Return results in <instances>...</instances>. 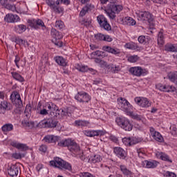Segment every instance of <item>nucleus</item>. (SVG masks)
I'll use <instances>...</instances> for the list:
<instances>
[{
	"mask_svg": "<svg viewBox=\"0 0 177 177\" xmlns=\"http://www.w3.org/2000/svg\"><path fill=\"white\" fill-rule=\"evenodd\" d=\"M58 146L61 147H67L68 150L75 155V157L80 158L82 161H85V155H84V151L81 149L80 145L77 144L74 140L71 139H67L65 140H62L58 143Z\"/></svg>",
	"mask_w": 177,
	"mask_h": 177,
	"instance_id": "f257e3e1",
	"label": "nucleus"
},
{
	"mask_svg": "<svg viewBox=\"0 0 177 177\" xmlns=\"http://www.w3.org/2000/svg\"><path fill=\"white\" fill-rule=\"evenodd\" d=\"M50 165H51V167H55V168H59V169H68V171H71V165L60 158L57 157L55 158L53 160H50Z\"/></svg>",
	"mask_w": 177,
	"mask_h": 177,
	"instance_id": "f03ea898",
	"label": "nucleus"
},
{
	"mask_svg": "<svg viewBox=\"0 0 177 177\" xmlns=\"http://www.w3.org/2000/svg\"><path fill=\"white\" fill-rule=\"evenodd\" d=\"M115 121L118 127L124 131H132V128H133V125L126 118H117Z\"/></svg>",
	"mask_w": 177,
	"mask_h": 177,
	"instance_id": "7ed1b4c3",
	"label": "nucleus"
},
{
	"mask_svg": "<svg viewBox=\"0 0 177 177\" xmlns=\"http://www.w3.org/2000/svg\"><path fill=\"white\" fill-rule=\"evenodd\" d=\"M45 107L51 117H57L60 115V110H59V107L56 104L52 102L46 103Z\"/></svg>",
	"mask_w": 177,
	"mask_h": 177,
	"instance_id": "20e7f679",
	"label": "nucleus"
},
{
	"mask_svg": "<svg viewBox=\"0 0 177 177\" xmlns=\"http://www.w3.org/2000/svg\"><path fill=\"white\" fill-rule=\"evenodd\" d=\"M118 107L122 111H129L132 109V105L125 98L118 99Z\"/></svg>",
	"mask_w": 177,
	"mask_h": 177,
	"instance_id": "39448f33",
	"label": "nucleus"
},
{
	"mask_svg": "<svg viewBox=\"0 0 177 177\" xmlns=\"http://www.w3.org/2000/svg\"><path fill=\"white\" fill-rule=\"evenodd\" d=\"M156 89H158V91H161L162 92H171L174 93V95H176L177 96V89L174 86L159 83L156 85Z\"/></svg>",
	"mask_w": 177,
	"mask_h": 177,
	"instance_id": "423d86ee",
	"label": "nucleus"
},
{
	"mask_svg": "<svg viewBox=\"0 0 177 177\" xmlns=\"http://www.w3.org/2000/svg\"><path fill=\"white\" fill-rule=\"evenodd\" d=\"M10 100L18 109L23 107V101H21V97L19 92L13 91L10 95Z\"/></svg>",
	"mask_w": 177,
	"mask_h": 177,
	"instance_id": "0eeeda50",
	"label": "nucleus"
},
{
	"mask_svg": "<svg viewBox=\"0 0 177 177\" xmlns=\"http://www.w3.org/2000/svg\"><path fill=\"white\" fill-rule=\"evenodd\" d=\"M136 15L142 21H148V23H151L154 18L153 15L148 11H140L139 12H136Z\"/></svg>",
	"mask_w": 177,
	"mask_h": 177,
	"instance_id": "6e6552de",
	"label": "nucleus"
},
{
	"mask_svg": "<svg viewBox=\"0 0 177 177\" xmlns=\"http://www.w3.org/2000/svg\"><path fill=\"white\" fill-rule=\"evenodd\" d=\"M97 20L101 28H104V30H106V31H110L111 30V26H110V24L107 21V19H106L104 16L102 15H99L97 17Z\"/></svg>",
	"mask_w": 177,
	"mask_h": 177,
	"instance_id": "1a4fd4ad",
	"label": "nucleus"
},
{
	"mask_svg": "<svg viewBox=\"0 0 177 177\" xmlns=\"http://www.w3.org/2000/svg\"><path fill=\"white\" fill-rule=\"evenodd\" d=\"M75 99L80 103H88L91 100V97L86 92L80 91L75 96Z\"/></svg>",
	"mask_w": 177,
	"mask_h": 177,
	"instance_id": "9d476101",
	"label": "nucleus"
},
{
	"mask_svg": "<svg viewBox=\"0 0 177 177\" xmlns=\"http://www.w3.org/2000/svg\"><path fill=\"white\" fill-rule=\"evenodd\" d=\"M59 122L53 120V118L48 119L46 120H42L39 122L41 128H56Z\"/></svg>",
	"mask_w": 177,
	"mask_h": 177,
	"instance_id": "9b49d317",
	"label": "nucleus"
},
{
	"mask_svg": "<svg viewBox=\"0 0 177 177\" xmlns=\"http://www.w3.org/2000/svg\"><path fill=\"white\" fill-rule=\"evenodd\" d=\"M8 174L10 176L12 177L17 176V175L20 174V166L19 165V164L11 165L8 169Z\"/></svg>",
	"mask_w": 177,
	"mask_h": 177,
	"instance_id": "f8f14e48",
	"label": "nucleus"
},
{
	"mask_svg": "<svg viewBox=\"0 0 177 177\" xmlns=\"http://www.w3.org/2000/svg\"><path fill=\"white\" fill-rule=\"evenodd\" d=\"M150 133L152 138L156 140V142H159V143H162L164 142V138L160 133L158 131H156V129L153 127H150Z\"/></svg>",
	"mask_w": 177,
	"mask_h": 177,
	"instance_id": "ddd939ff",
	"label": "nucleus"
},
{
	"mask_svg": "<svg viewBox=\"0 0 177 177\" xmlns=\"http://www.w3.org/2000/svg\"><path fill=\"white\" fill-rule=\"evenodd\" d=\"M84 135L86 136H88L89 138H93L95 136H103L105 132L102 130H86L84 131Z\"/></svg>",
	"mask_w": 177,
	"mask_h": 177,
	"instance_id": "4468645a",
	"label": "nucleus"
},
{
	"mask_svg": "<svg viewBox=\"0 0 177 177\" xmlns=\"http://www.w3.org/2000/svg\"><path fill=\"white\" fill-rule=\"evenodd\" d=\"M129 71L132 75H136V77H141V75L145 74V70L140 66L131 67Z\"/></svg>",
	"mask_w": 177,
	"mask_h": 177,
	"instance_id": "2eb2a0df",
	"label": "nucleus"
},
{
	"mask_svg": "<svg viewBox=\"0 0 177 177\" xmlns=\"http://www.w3.org/2000/svg\"><path fill=\"white\" fill-rule=\"evenodd\" d=\"M124 48H126V49H130L131 50H137L138 52H142V50H143V47L139 46V45H138V43H135L133 41L127 43L124 45Z\"/></svg>",
	"mask_w": 177,
	"mask_h": 177,
	"instance_id": "dca6fc26",
	"label": "nucleus"
},
{
	"mask_svg": "<svg viewBox=\"0 0 177 177\" xmlns=\"http://www.w3.org/2000/svg\"><path fill=\"white\" fill-rule=\"evenodd\" d=\"M4 20L7 23H17L20 20V17L17 15L7 14Z\"/></svg>",
	"mask_w": 177,
	"mask_h": 177,
	"instance_id": "f3484780",
	"label": "nucleus"
},
{
	"mask_svg": "<svg viewBox=\"0 0 177 177\" xmlns=\"http://www.w3.org/2000/svg\"><path fill=\"white\" fill-rule=\"evenodd\" d=\"M113 153H115V154H116V156L120 158H122V160H125L127 157V152H125V151L121 147H115L113 149Z\"/></svg>",
	"mask_w": 177,
	"mask_h": 177,
	"instance_id": "a211bd4d",
	"label": "nucleus"
},
{
	"mask_svg": "<svg viewBox=\"0 0 177 177\" xmlns=\"http://www.w3.org/2000/svg\"><path fill=\"white\" fill-rule=\"evenodd\" d=\"M0 109H1V114H5L6 111L9 110H12V107L10 103H8L6 101H3L1 102Z\"/></svg>",
	"mask_w": 177,
	"mask_h": 177,
	"instance_id": "6ab92c4d",
	"label": "nucleus"
},
{
	"mask_svg": "<svg viewBox=\"0 0 177 177\" xmlns=\"http://www.w3.org/2000/svg\"><path fill=\"white\" fill-rule=\"evenodd\" d=\"M30 26L35 30H38L39 27H45V24L41 19H33L30 21Z\"/></svg>",
	"mask_w": 177,
	"mask_h": 177,
	"instance_id": "aec40b11",
	"label": "nucleus"
},
{
	"mask_svg": "<svg viewBox=\"0 0 177 177\" xmlns=\"http://www.w3.org/2000/svg\"><path fill=\"white\" fill-rule=\"evenodd\" d=\"M109 8L111 12L118 14L120 12H121V10H122L123 7L121 5H117L115 3H112L109 5Z\"/></svg>",
	"mask_w": 177,
	"mask_h": 177,
	"instance_id": "412c9836",
	"label": "nucleus"
},
{
	"mask_svg": "<svg viewBox=\"0 0 177 177\" xmlns=\"http://www.w3.org/2000/svg\"><path fill=\"white\" fill-rule=\"evenodd\" d=\"M108 70L109 73H112L113 74H118V73L121 71V67L114 64H110L109 66L108 67Z\"/></svg>",
	"mask_w": 177,
	"mask_h": 177,
	"instance_id": "4be33fe9",
	"label": "nucleus"
},
{
	"mask_svg": "<svg viewBox=\"0 0 177 177\" xmlns=\"http://www.w3.org/2000/svg\"><path fill=\"white\" fill-rule=\"evenodd\" d=\"M59 136H46L44 138V140L46 143H56V142H59Z\"/></svg>",
	"mask_w": 177,
	"mask_h": 177,
	"instance_id": "5701e85b",
	"label": "nucleus"
},
{
	"mask_svg": "<svg viewBox=\"0 0 177 177\" xmlns=\"http://www.w3.org/2000/svg\"><path fill=\"white\" fill-rule=\"evenodd\" d=\"M104 50L108 52L109 53H112V55H120V53H121L120 49L111 48L109 46H104Z\"/></svg>",
	"mask_w": 177,
	"mask_h": 177,
	"instance_id": "b1692460",
	"label": "nucleus"
},
{
	"mask_svg": "<svg viewBox=\"0 0 177 177\" xmlns=\"http://www.w3.org/2000/svg\"><path fill=\"white\" fill-rule=\"evenodd\" d=\"M12 146H13V147H16L18 150H21V151H26V150H28V147L25 144L13 142H12Z\"/></svg>",
	"mask_w": 177,
	"mask_h": 177,
	"instance_id": "393cba45",
	"label": "nucleus"
},
{
	"mask_svg": "<svg viewBox=\"0 0 177 177\" xmlns=\"http://www.w3.org/2000/svg\"><path fill=\"white\" fill-rule=\"evenodd\" d=\"M142 164L145 165V168H156L158 165V162L156 160L149 161L145 160L142 162Z\"/></svg>",
	"mask_w": 177,
	"mask_h": 177,
	"instance_id": "a878e982",
	"label": "nucleus"
},
{
	"mask_svg": "<svg viewBox=\"0 0 177 177\" xmlns=\"http://www.w3.org/2000/svg\"><path fill=\"white\" fill-rule=\"evenodd\" d=\"M55 60L59 66H62V67H66V66H67V60L63 57L57 56L55 57Z\"/></svg>",
	"mask_w": 177,
	"mask_h": 177,
	"instance_id": "bb28decb",
	"label": "nucleus"
},
{
	"mask_svg": "<svg viewBox=\"0 0 177 177\" xmlns=\"http://www.w3.org/2000/svg\"><path fill=\"white\" fill-rule=\"evenodd\" d=\"M51 36L55 39H62L63 38V35L55 28L51 29Z\"/></svg>",
	"mask_w": 177,
	"mask_h": 177,
	"instance_id": "cd10ccee",
	"label": "nucleus"
},
{
	"mask_svg": "<svg viewBox=\"0 0 177 177\" xmlns=\"http://www.w3.org/2000/svg\"><path fill=\"white\" fill-rule=\"evenodd\" d=\"M24 124L30 129H32L34 128H41V126L39 125V122L38 123L37 122L29 121V122H26Z\"/></svg>",
	"mask_w": 177,
	"mask_h": 177,
	"instance_id": "c85d7f7f",
	"label": "nucleus"
},
{
	"mask_svg": "<svg viewBox=\"0 0 177 177\" xmlns=\"http://www.w3.org/2000/svg\"><path fill=\"white\" fill-rule=\"evenodd\" d=\"M138 41L140 44L142 45H146L150 42V37L149 36L141 35L138 38Z\"/></svg>",
	"mask_w": 177,
	"mask_h": 177,
	"instance_id": "c756f323",
	"label": "nucleus"
},
{
	"mask_svg": "<svg viewBox=\"0 0 177 177\" xmlns=\"http://www.w3.org/2000/svg\"><path fill=\"white\" fill-rule=\"evenodd\" d=\"M164 30L162 29L158 35V44L162 46V45H164Z\"/></svg>",
	"mask_w": 177,
	"mask_h": 177,
	"instance_id": "7c9ffc66",
	"label": "nucleus"
},
{
	"mask_svg": "<svg viewBox=\"0 0 177 177\" xmlns=\"http://www.w3.org/2000/svg\"><path fill=\"white\" fill-rule=\"evenodd\" d=\"M120 168L124 175H126L127 176H132V171L128 169L125 165H120Z\"/></svg>",
	"mask_w": 177,
	"mask_h": 177,
	"instance_id": "2f4dec72",
	"label": "nucleus"
},
{
	"mask_svg": "<svg viewBox=\"0 0 177 177\" xmlns=\"http://www.w3.org/2000/svg\"><path fill=\"white\" fill-rule=\"evenodd\" d=\"M3 132H10V131H13V124L10 123L5 124L1 127Z\"/></svg>",
	"mask_w": 177,
	"mask_h": 177,
	"instance_id": "473e14b6",
	"label": "nucleus"
},
{
	"mask_svg": "<svg viewBox=\"0 0 177 177\" xmlns=\"http://www.w3.org/2000/svg\"><path fill=\"white\" fill-rule=\"evenodd\" d=\"M15 29L17 32H18L19 34H23V32H24V31L27 30V26L24 24H20L17 26H15Z\"/></svg>",
	"mask_w": 177,
	"mask_h": 177,
	"instance_id": "72a5a7b5",
	"label": "nucleus"
},
{
	"mask_svg": "<svg viewBox=\"0 0 177 177\" xmlns=\"http://www.w3.org/2000/svg\"><path fill=\"white\" fill-rule=\"evenodd\" d=\"M165 50H167V52H177V46L174 44H167Z\"/></svg>",
	"mask_w": 177,
	"mask_h": 177,
	"instance_id": "f704fd0d",
	"label": "nucleus"
},
{
	"mask_svg": "<svg viewBox=\"0 0 177 177\" xmlns=\"http://www.w3.org/2000/svg\"><path fill=\"white\" fill-rule=\"evenodd\" d=\"M168 78L171 82H176L177 80V71L169 73L168 74Z\"/></svg>",
	"mask_w": 177,
	"mask_h": 177,
	"instance_id": "c9c22d12",
	"label": "nucleus"
},
{
	"mask_svg": "<svg viewBox=\"0 0 177 177\" xmlns=\"http://www.w3.org/2000/svg\"><path fill=\"white\" fill-rule=\"evenodd\" d=\"M124 21L127 26H135V24H136V21H135V19H133L132 17H125Z\"/></svg>",
	"mask_w": 177,
	"mask_h": 177,
	"instance_id": "e433bc0d",
	"label": "nucleus"
},
{
	"mask_svg": "<svg viewBox=\"0 0 177 177\" xmlns=\"http://www.w3.org/2000/svg\"><path fill=\"white\" fill-rule=\"evenodd\" d=\"M76 127H88L89 122L85 120H76L75 122Z\"/></svg>",
	"mask_w": 177,
	"mask_h": 177,
	"instance_id": "4c0bfd02",
	"label": "nucleus"
},
{
	"mask_svg": "<svg viewBox=\"0 0 177 177\" xmlns=\"http://www.w3.org/2000/svg\"><path fill=\"white\" fill-rule=\"evenodd\" d=\"M158 157L163 161H167L168 162H172V160L169 158V156L165 153H160Z\"/></svg>",
	"mask_w": 177,
	"mask_h": 177,
	"instance_id": "58836bf2",
	"label": "nucleus"
},
{
	"mask_svg": "<svg viewBox=\"0 0 177 177\" xmlns=\"http://www.w3.org/2000/svg\"><path fill=\"white\" fill-rule=\"evenodd\" d=\"M12 75L13 78L15 80H16L17 81H19V82H24V78L23 77H21V75H20L16 72H14V73H12Z\"/></svg>",
	"mask_w": 177,
	"mask_h": 177,
	"instance_id": "ea45409f",
	"label": "nucleus"
},
{
	"mask_svg": "<svg viewBox=\"0 0 177 177\" xmlns=\"http://www.w3.org/2000/svg\"><path fill=\"white\" fill-rule=\"evenodd\" d=\"M140 106L141 107H150L151 104L147 98L142 97Z\"/></svg>",
	"mask_w": 177,
	"mask_h": 177,
	"instance_id": "a19ab883",
	"label": "nucleus"
},
{
	"mask_svg": "<svg viewBox=\"0 0 177 177\" xmlns=\"http://www.w3.org/2000/svg\"><path fill=\"white\" fill-rule=\"evenodd\" d=\"M102 160V158L100 155H94L93 157H91V162L93 164H96V162H100Z\"/></svg>",
	"mask_w": 177,
	"mask_h": 177,
	"instance_id": "79ce46f5",
	"label": "nucleus"
},
{
	"mask_svg": "<svg viewBox=\"0 0 177 177\" xmlns=\"http://www.w3.org/2000/svg\"><path fill=\"white\" fill-rule=\"evenodd\" d=\"M136 151L140 158H143L146 156V152L142 148H137Z\"/></svg>",
	"mask_w": 177,
	"mask_h": 177,
	"instance_id": "37998d69",
	"label": "nucleus"
},
{
	"mask_svg": "<svg viewBox=\"0 0 177 177\" xmlns=\"http://www.w3.org/2000/svg\"><path fill=\"white\" fill-rule=\"evenodd\" d=\"M139 60V57L138 55H131L128 57V62L130 63H136Z\"/></svg>",
	"mask_w": 177,
	"mask_h": 177,
	"instance_id": "c03bdc74",
	"label": "nucleus"
},
{
	"mask_svg": "<svg viewBox=\"0 0 177 177\" xmlns=\"http://www.w3.org/2000/svg\"><path fill=\"white\" fill-rule=\"evenodd\" d=\"M86 10H87V12H91V10H93L95 9V6L92 4V3H86V6L84 7Z\"/></svg>",
	"mask_w": 177,
	"mask_h": 177,
	"instance_id": "a18cd8bd",
	"label": "nucleus"
},
{
	"mask_svg": "<svg viewBox=\"0 0 177 177\" xmlns=\"http://www.w3.org/2000/svg\"><path fill=\"white\" fill-rule=\"evenodd\" d=\"M55 27L56 28L62 30V28H64V23L62 21H57L55 23Z\"/></svg>",
	"mask_w": 177,
	"mask_h": 177,
	"instance_id": "49530a36",
	"label": "nucleus"
},
{
	"mask_svg": "<svg viewBox=\"0 0 177 177\" xmlns=\"http://www.w3.org/2000/svg\"><path fill=\"white\" fill-rule=\"evenodd\" d=\"M59 115H61L62 117H64L66 115H68V108L64 109H59Z\"/></svg>",
	"mask_w": 177,
	"mask_h": 177,
	"instance_id": "de8ad7c7",
	"label": "nucleus"
},
{
	"mask_svg": "<svg viewBox=\"0 0 177 177\" xmlns=\"http://www.w3.org/2000/svg\"><path fill=\"white\" fill-rule=\"evenodd\" d=\"M170 133H171V135H173V136H177V128L175 126H171L170 127Z\"/></svg>",
	"mask_w": 177,
	"mask_h": 177,
	"instance_id": "09e8293b",
	"label": "nucleus"
},
{
	"mask_svg": "<svg viewBox=\"0 0 177 177\" xmlns=\"http://www.w3.org/2000/svg\"><path fill=\"white\" fill-rule=\"evenodd\" d=\"M53 10L56 13H62L63 12V8L59 6H54V8H53Z\"/></svg>",
	"mask_w": 177,
	"mask_h": 177,
	"instance_id": "8fccbe9b",
	"label": "nucleus"
},
{
	"mask_svg": "<svg viewBox=\"0 0 177 177\" xmlns=\"http://www.w3.org/2000/svg\"><path fill=\"white\" fill-rule=\"evenodd\" d=\"M95 38H96L97 41H104V35L102 33H98L95 35Z\"/></svg>",
	"mask_w": 177,
	"mask_h": 177,
	"instance_id": "3c124183",
	"label": "nucleus"
},
{
	"mask_svg": "<svg viewBox=\"0 0 177 177\" xmlns=\"http://www.w3.org/2000/svg\"><path fill=\"white\" fill-rule=\"evenodd\" d=\"M122 142L125 146H131V138H124L122 139Z\"/></svg>",
	"mask_w": 177,
	"mask_h": 177,
	"instance_id": "603ef678",
	"label": "nucleus"
},
{
	"mask_svg": "<svg viewBox=\"0 0 177 177\" xmlns=\"http://www.w3.org/2000/svg\"><path fill=\"white\" fill-rule=\"evenodd\" d=\"M46 3L48 6H50V9H53V8L56 6L53 0H46Z\"/></svg>",
	"mask_w": 177,
	"mask_h": 177,
	"instance_id": "864d4df0",
	"label": "nucleus"
},
{
	"mask_svg": "<svg viewBox=\"0 0 177 177\" xmlns=\"http://www.w3.org/2000/svg\"><path fill=\"white\" fill-rule=\"evenodd\" d=\"M6 8L8 9V10H12V12H15L16 10V6L12 4H6Z\"/></svg>",
	"mask_w": 177,
	"mask_h": 177,
	"instance_id": "5fc2aeb1",
	"label": "nucleus"
},
{
	"mask_svg": "<svg viewBox=\"0 0 177 177\" xmlns=\"http://www.w3.org/2000/svg\"><path fill=\"white\" fill-rule=\"evenodd\" d=\"M39 114H40L41 115H48L49 113L48 112V109H46V107H45L43 109L40 110Z\"/></svg>",
	"mask_w": 177,
	"mask_h": 177,
	"instance_id": "6e6d98bb",
	"label": "nucleus"
},
{
	"mask_svg": "<svg viewBox=\"0 0 177 177\" xmlns=\"http://www.w3.org/2000/svg\"><path fill=\"white\" fill-rule=\"evenodd\" d=\"M39 151H41V153H45L48 150V147L46 145H41L39 148Z\"/></svg>",
	"mask_w": 177,
	"mask_h": 177,
	"instance_id": "4d7b16f0",
	"label": "nucleus"
},
{
	"mask_svg": "<svg viewBox=\"0 0 177 177\" xmlns=\"http://www.w3.org/2000/svg\"><path fill=\"white\" fill-rule=\"evenodd\" d=\"M88 12L89 11H87L86 8L84 7L80 13V16H81L82 17H84V16H85L86 13H88Z\"/></svg>",
	"mask_w": 177,
	"mask_h": 177,
	"instance_id": "13d9d810",
	"label": "nucleus"
},
{
	"mask_svg": "<svg viewBox=\"0 0 177 177\" xmlns=\"http://www.w3.org/2000/svg\"><path fill=\"white\" fill-rule=\"evenodd\" d=\"M101 67H106V68H109V66L110 64H107V62L104 60H101V62L100 63Z\"/></svg>",
	"mask_w": 177,
	"mask_h": 177,
	"instance_id": "bf43d9fd",
	"label": "nucleus"
},
{
	"mask_svg": "<svg viewBox=\"0 0 177 177\" xmlns=\"http://www.w3.org/2000/svg\"><path fill=\"white\" fill-rule=\"evenodd\" d=\"M15 42H16V44H18L19 45H23L24 40H23L22 39H20L19 37H16L15 39Z\"/></svg>",
	"mask_w": 177,
	"mask_h": 177,
	"instance_id": "052dcab7",
	"label": "nucleus"
},
{
	"mask_svg": "<svg viewBox=\"0 0 177 177\" xmlns=\"http://www.w3.org/2000/svg\"><path fill=\"white\" fill-rule=\"evenodd\" d=\"M108 16L109 17H110V19H115V12H113V11H111V12H108Z\"/></svg>",
	"mask_w": 177,
	"mask_h": 177,
	"instance_id": "680f3d73",
	"label": "nucleus"
},
{
	"mask_svg": "<svg viewBox=\"0 0 177 177\" xmlns=\"http://www.w3.org/2000/svg\"><path fill=\"white\" fill-rule=\"evenodd\" d=\"M109 139L111 142H113V143H117L118 142V138L115 136H110Z\"/></svg>",
	"mask_w": 177,
	"mask_h": 177,
	"instance_id": "e2e57ef3",
	"label": "nucleus"
},
{
	"mask_svg": "<svg viewBox=\"0 0 177 177\" xmlns=\"http://www.w3.org/2000/svg\"><path fill=\"white\" fill-rule=\"evenodd\" d=\"M136 103L137 104H138V106H140L141 103H142V97H136L135 99H134Z\"/></svg>",
	"mask_w": 177,
	"mask_h": 177,
	"instance_id": "0e129e2a",
	"label": "nucleus"
},
{
	"mask_svg": "<svg viewBox=\"0 0 177 177\" xmlns=\"http://www.w3.org/2000/svg\"><path fill=\"white\" fill-rule=\"evenodd\" d=\"M165 176L167 177H176V174H175V173H172V172H170V171H167L165 173Z\"/></svg>",
	"mask_w": 177,
	"mask_h": 177,
	"instance_id": "69168bd1",
	"label": "nucleus"
},
{
	"mask_svg": "<svg viewBox=\"0 0 177 177\" xmlns=\"http://www.w3.org/2000/svg\"><path fill=\"white\" fill-rule=\"evenodd\" d=\"M139 143V140L137 138H131V146Z\"/></svg>",
	"mask_w": 177,
	"mask_h": 177,
	"instance_id": "338daca9",
	"label": "nucleus"
},
{
	"mask_svg": "<svg viewBox=\"0 0 177 177\" xmlns=\"http://www.w3.org/2000/svg\"><path fill=\"white\" fill-rule=\"evenodd\" d=\"M30 114V113H31V106L30 105H27L26 106V109H25V114Z\"/></svg>",
	"mask_w": 177,
	"mask_h": 177,
	"instance_id": "774afa93",
	"label": "nucleus"
}]
</instances>
